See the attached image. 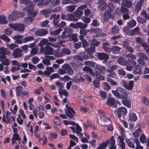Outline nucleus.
<instances>
[{
  "label": "nucleus",
  "mask_w": 149,
  "mask_h": 149,
  "mask_svg": "<svg viewBox=\"0 0 149 149\" xmlns=\"http://www.w3.org/2000/svg\"><path fill=\"white\" fill-rule=\"evenodd\" d=\"M111 92L118 99H127L128 92L125 89L120 88L118 89V90L117 89L115 90H112Z\"/></svg>",
  "instance_id": "f257e3e1"
},
{
  "label": "nucleus",
  "mask_w": 149,
  "mask_h": 149,
  "mask_svg": "<svg viewBox=\"0 0 149 149\" xmlns=\"http://www.w3.org/2000/svg\"><path fill=\"white\" fill-rule=\"evenodd\" d=\"M116 141L113 136H111L109 139L106 141L104 142H102L100 143L98 147L96 149H106L107 146L110 144V146L112 145H115Z\"/></svg>",
  "instance_id": "f03ea898"
},
{
  "label": "nucleus",
  "mask_w": 149,
  "mask_h": 149,
  "mask_svg": "<svg viewBox=\"0 0 149 149\" xmlns=\"http://www.w3.org/2000/svg\"><path fill=\"white\" fill-rule=\"evenodd\" d=\"M34 6V4L32 3L28 7H25L23 8L24 10L27 13L28 16L31 17L33 18L35 17L38 13L37 11L34 10L33 7Z\"/></svg>",
  "instance_id": "7ed1b4c3"
},
{
  "label": "nucleus",
  "mask_w": 149,
  "mask_h": 149,
  "mask_svg": "<svg viewBox=\"0 0 149 149\" xmlns=\"http://www.w3.org/2000/svg\"><path fill=\"white\" fill-rule=\"evenodd\" d=\"M24 13L16 10L13 11L11 14L8 17V19L11 21H14L17 19L23 17Z\"/></svg>",
  "instance_id": "20e7f679"
},
{
  "label": "nucleus",
  "mask_w": 149,
  "mask_h": 149,
  "mask_svg": "<svg viewBox=\"0 0 149 149\" xmlns=\"http://www.w3.org/2000/svg\"><path fill=\"white\" fill-rule=\"evenodd\" d=\"M114 112L119 118L120 119L122 116L124 118L127 113V111L125 107H120L117 110H115Z\"/></svg>",
  "instance_id": "39448f33"
},
{
  "label": "nucleus",
  "mask_w": 149,
  "mask_h": 149,
  "mask_svg": "<svg viewBox=\"0 0 149 149\" xmlns=\"http://www.w3.org/2000/svg\"><path fill=\"white\" fill-rule=\"evenodd\" d=\"M8 25L12 28L14 30L19 31H22L25 29V26L22 23H16L15 24L9 23Z\"/></svg>",
  "instance_id": "423d86ee"
},
{
  "label": "nucleus",
  "mask_w": 149,
  "mask_h": 149,
  "mask_svg": "<svg viewBox=\"0 0 149 149\" xmlns=\"http://www.w3.org/2000/svg\"><path fill=\"white\" fill-rule=\"evenodd\" d=\"M88 25L86 24H84L82 22H77L76 24L71 23L70 24L69 26L75 29L78 28L81 29H84L86 28Z\"/></svg>",
  "instance_id": "0eeeda50"
},
{
  "label": "nucleus",
  "mask_w": 149,
  "mask_h": 149,
  "mask_svg": "<svg viewBox=\"0 0 149 149\" xmlns=\"http://www.w3.org/2000/svg\"><path fill=\"white\" fill-rule=\"evenodd\" d=\"M139 58L137 60L138 64H142V66H146V64L144 60L147 58V56L143 53H141L139 55Z\"/></svg>",
  "instance_id": "6e6552de"
},
{
  "label": "nucleus",
  "mask_w": 149,
  "mask_h": 149,
  "mask_svg": "<svg viewBox=\"0 0 149 149\" xmlns=\"http://www.w3.org/2000/svg\"><path fill=\"white\" fill-rule=\"evenodd\" d=\"M146 66H142V64H138L134 68L133 73L134 74H141L142 73V70Z\"/></svg>",
  "instance_id": "1a4fd4ad"
},
{
  "label": "nucleus",
  "mask_w": 149,
  "mask_h": 149,
  "mask_svg": "<svg viewBox=\"0 0 149 149\" xmlns=\"http://www.w3.org/2000/svg\"><path fill=\"white\" fill-rule=\"evenodd\" d=\"M66 107L67 109V111L65 112V114L70 119H72L74 116L75 112L73 109L70 107H68L66 105Z\"/></svg>",
  "instance_id": "9d476101"
},
{
  "label": "nucleus",
  "mask_w": 149,
  "mask_h": 149,
  "mask_svg": "<svg viewBox=\"0 0 149 149\" xmlns=\"http://www.w3.org/2000/svg\"><path fill=\"white\" fill-rule=\"evenodd\" d=\"M10 53V51L6 48L1 47L0 48V59L6 58V55L9 54Z\"/></svg>",
  "instance_id": "9b49d317"
},
{
  "label": "nucleus",
  "mask_w": 149,
  "mask_h": 149,
  "mask_svg": "<svg viewBox=\"0 0 149 149\" xmlns=\"http://www.w3.org/2000/svg\"><path fill=\"white\" fill-rule=\"evenodd\" d=\"M144 1H139L135 6V8L133 9V11L135 14H138L141 10V7L143 5Z\"/></svg>",
  "instance_id": "f8f14e48"
},
{
  "label": "nucleus",
  "mask_w": 149,
  "mask_h": 149,
  "mask_svg": "<svg viewBox=\"0 0 149 149\" xmlns=\"http://www.w3.org/2000/svg\"><path fill=\"white\" fill-rule=\"evenodd\" d=\"M48 33L46 29H40L35 32V34L39 36H43L47 35Z\"/></svg>",
  "instance_id": "ddd939ff"
},
{
  "label": "nucleus",
  "mask_w": 149,
  "mask_h": 149,
  "mask_svg": "<svg viewBox=\"0 0 149 149\" xmlns=\"http://www.w3.org/2000/svg\"><path fill=\"white\" fill-rule=\"evenodd\" d=\"M111 13V10H107L105 12L103 16V20L104 21H107L109 18H113Z\"/></svg>",
  "instance_id": "4468645a"
},
{
  "label": "nucleus",
  "mask_w": 149,
  "mask_h": 149,
  "mask_svg": "<svg viewBox=\"0 0 149 149\" xmlns=\"http://www.w3.org/2000/svg\"><path fill=\"white\" fill-rule=\"evenodd\" d=\"M22 51L19 48L14 49L13 51V54L15 58L21 57L22 56Z\"/></svg>",
  "instance_id": "2eb2a0df"
},
{
  "label": "nucleus",
  "mask_w": 149,
  "mask_h": 149,
  "mask_svg": "<svg viewBox=\"0 0 149 149\" xmlns=\"http://www.w3.org/2000/svg\"><path fill=\"white\" fill-rule=\"evenodd\" d=\"M77 58L80 61H82L84 60L88 59V54L83 52L79 53V54L77 56Z\"/></svg>",
  "instance_id": "dca6fc26"
},
{
  "label": "nucleus",
  "mask_w": 149,
  "mask_h": 149,
  "mask_svg": "<svg viewBox=\"0 0 149 149\" xmlns=\"http://www.w3.org/2000/svg\"><path fill=\"white\" fill-rule=\"evenodd\" d=\"M62 68L66 70V72L68 75H72L73 74V70L68 64L67 63L65 64L62 66Z\"/></svg>",
  "instance_id": "f3484780"
},
{
  "label": "nucleus",
  "mask_w": 149,
  "mask_h": 149,
  "mask_svg": "<svg viewBox=\"0 0 149 149\" xmlns=\"http://www.w3.org/2000/svg\"><path fill=\"white\" fill-rule=\"evenodd\" d=\"M130 59H128L125 61L124 59L122 57H119L117 60V62L118 63L122 65H127V64L130 63Z\"/></svg>",
  "instance_id": "a211bd4d"
},
{
  "label": "nucleus",
  "mask_w": 149,
  "mask_h": 149,
  "mask_svg": "<svg viewBox=\"0 0 149 149\" xmlns=\"http://www.w3.org/2000/svg\"><path fill=\"white\" fill-rule=\"evenodd\" d=\"M116 100L114 98L108 97L107 98V100L106 102V104L109 106H113L114 107H116L115 104Z\"/></svg>",
  "instance_id": "6ab92c4d"
},
{
  "label": "nucleus",
  "mask_w": 149,
  "mask_h": 149,
  "mask_svg": "<svg viewBox=\"0 0 149 149\" xmlns=\"http://www.w3.org/2000/svg\"><path fill=\"white\" fill-rule=\"evenodd\" d=\"M98 58L100 60L106 61L107 60L109 57L108 55L103 52H99L97 55Z\"/></svg>",
  "instance_id": "aec40b11"
},
{
  "label": "nucleus",
  "mask_w": 149,
  "mask_h": 149,
  "mask_svg": "<svg viewBox=\"0 0 149 149\" xmlns=\"http://www.w3.org/2000/svg\"><path fill=\"white\" fill-rule=\"evenodd\" d=\"M122 48L117 46H113L111 49V52L114 54H116L120 53Z\"/></svg>",
  "instance_id": "412c9836"
},
{
  "label": "nucleus",
  "mask_w": 149,
  "mask_h": 149,
  "mask_svg": "<svg viewBox=\"0 0 149 149\" xmlns=\"http://www.w3.org/2000/svg\"><path fill=\"white\" fill-rule=\"evenodd\" d=\"M127 25L128 26H126L123 28V31L128 35H130V22H129Z\"/></svg>",
  "instance_id": "4be33fe9"
},
{
  "label": "nucleus",
  "mask_w": 149,
  "mask_h": 149,
  "mask_svg": "<svg viewBox=\"0 0 149 149\" xmlns=\"http://www.w3.org/2000/svg\"><path fill=\"white\" fill-rule=\"evenodd\" d=\"M100 1V4L98 6L99 8L102 11H104L106 10L107 7V5L106 3L105 2H102L103 1Z\"/></svg>",
  "instance_id": "5701e85b"
},
{
  "label": "nucleus",
  "mask_w": 149,
  "mask_h": 149,
  "mask_svg": "<svg viewBox=\"0 0 149 149\" xmlns=\"http://www.w3.org/2000/svg\"><path fill=\"white\" fill-rule=\"evenodd\" d=\"M53 51V49L52 48L48 46H46L45 47V51L44 53L46 54L52 55Z\"/></svg>",
  "instance_id": "b1692460"
},
{
  "label": "nucleus",
  "mask_w": 149,
  "mask_h": 149,
  "mask_svg": "<svg viewBox=\"0 0 149 149\" xmlns=\"http://www.w3.org/2000/svg\"><path fill=\"white\" fill-rule=\"evenodd\" d=\"M68 37L70 41H73L74 42H77L78 41L77 34L74 33L71 35H68Z\"/></svg>",
  "instance_id": "393cba45"
},
{
  "label": "nucleus",
  "mask_w": 149,
  "mask_h": 149,
  "mask_svg": "<svg viewBox=\"0 0 149 149\" xmlns=\"http://www.w3.org/2000/svg\"><path fill=\"white\" fill-rule=\"evenodd\" d=\"M33 21V18L28 16L24 18L23 22L26 24L29 25L31 24Z\"/></svg>",
  "instance_id": "a878e982"
},
{
  "label": "nucleus",
  "mask_w": 149,
  "mask_h": 149,
  "mask_svg": "<svg viewBox=\"0 0 149 149\" xmlns=\"http://www.w3.org/2000/svg\"><path fill=\"white\" fill-rule=\"evenodd\" d=\"M83 70L85 71L89 72L90 75L91 76H94L95 75V73L93 71V70L91 68L86 66L84 67L83 69Z\"/></svg>",
  "instance_id": "bb28decb"
},
{
  "label": "nucleus",
  "mask_w": 149,
  "mask_h": 149,
  "mask_svg": "<svg viewBox=\"0 0 149 149\" xmlns=\"http://www.w3.org/2000/svg\"><path fill=\"white\" fill-rule=\"evenodd\" d=\"M121 84L125 88L128 90H130V81H129L128 84L125 81H122Z\"/></svg>",
  "instance_id": "cd10ccee"
},
{
  "label": "nucleus",
  "mask_w": 149,
  "mask_h": 149,
  "mask_svg": "<svg viewBox=\"0 0 149 149\" xmlns=\"http://www.w3.org/2000/svg\"><path fill=\"white\" fill-rule=\"evenodd\" d=\"M52 11V10L51 9H47L42 10L41 12L42 14L47 17L50 15V14Z\"/></svg>",
  "instance_id": "c85d7f7f"
},
{
  "label": "nucleus",
  "mask_w": 149,
  "mask_h": 149,
  "mask_svg": "<svg viewBox=\"0 0 149 149\" xmlns=\"http://www.w3.org/2000/svg\"><path fill=\"white\" fill-rule=\"evenodd\" d=\"M90 45L93 47L97 46L100 44V42L96 40L95 39H93L90 40L89 42Z\"/></svg>",
  "instance_id": "c756f323"
},
{
  "label": "nucleus",
  "mask_w": 149,
  "mask_h": 149,
  "mask_svg": "<svg viewBox=\"0 0 149 149\" xmlns=\"http://www.w3.org/2000/svg\"><path fill=\"white\" fill-rule=\"evenodd\" d=\"M95 68L97 70H100L103 74H104L107 70L105 67L100 65H97L95 66Z\"/></svg>",
  "instance_id": "7c9ffc66"
},
{
  "label": "nucleus",
  "mask_w": 149,
  "mask_h": 149,
  "mask_svg": "<svg viewBox=\"0 0 149 149\" xmlns=\"http://www.w3.org/2000/svg\"><path fill=\"white\" fill-rule=\"evenodd\" d=\"M129 40H126L123 42V45L125 49H126L130 52V47L129 46Z\"/></svg>",
  "instance_id": "2f4dec72"
},
{
  "label": "nucleus",
  "mask_w": 149,
  "mask_h": 149,
  "mask_svg": "<svg viewBox=\"0 0 149 149\" xmlns=\"http://www.w3.org/2000/svg\"><path fill=\"white\" fill-rule=\"evenodd\" d=\"M89 32L92 33H97V32H102L101 29L99 28H92L90 29H88Z\"/></svg>",
  "instance_id": "473e14b6"
},
{
  "label": "nucleus",
  "mask_w": 149,
  "mask_h": 149,
  "mask_svg": "<svg viewBox=\"0 0 149 149\" xmlns=\"http://www.w3.org/2000/svg\"><path fill=\"white\" fill-rule=\"evenodd\" d=\"M36 3H37L39 1H34ZM38 4L39 6H46L49 3V2L48 1H39Z\"/></svg>",
  "instance_id": "72a5a7b5"
},
{
  "label": "nucleus",
  "mask_w": 149,
  "mask_h": 149,
  "mask_svg": "<svg viewBox=\"0 0 149 149\" xmlns=\"http://www.w3.org/2000/svg\"><path fill=\"white\" fill-rule=\"evenodd\" d=\"M107 75L108 76L113 78L116 77V74L115 72L113 71L110 70H107Z\"/></svg>",
  "instance_id": "f704fd0d"
},
{
  "label": "nucleus",
  "mask_w": 149,
  "mask_h": 149,
  "mask_svg": "<svg viewBox=\"0 0 149 149\" xmlns=\"http://www.w3.org/2000/svg\"><path fill=\"white\" fill-rule=\"evenodd\" d=\"M139 127L136 131L132 132V134L134 136L136 137H139L140 134H141V128L139 125Z\"/></svg>",
  "instance_id": "c9c22d12"
},
{
  "label": "nucleus",
  "mask_w": 149,
  "mask_h": 149,
  "mask_svg": "<svg viewBox=\"0 0 149 149\" xmlns=\"http://www.w3.org/2000/svg\"><path fill=\"white\" fill-rule=\"evenodd\" d=\"M120 29L116 25H114L112 28L111 32L113 34L118 33Z\"/></svg>",
  "instance_id": "e433bc0d"
},
{
  "label": "nucleus",
  "mask_w": 149,
  "mask_h": 149,
  "mask_svg": "<svg viewBox=\"0 0 149 149\" xmlns=\"http://www.w3.org/2000/svg\"><path fill=\"white\" fill-rule=\"evenodd\" d=\"M0 61L3 65L5 66H8L10 64V61L8 58H1L0 59Z\"/></svg>",
  "instance_id": "4c0bfd02"
},
{
  "label": "nucleus",
  "mask_w": 149,
  "mask_h": 149,
  "mask_svg": "<svg viewBox=\"0 0 149 149\" xmlns=\"http://www.w3.org/2000/svg\"><path fill=\"white\" fill-rule=\"evenodd\" d=\"M95 76L96 79L99 81L103 80L105 78L104 77L98 72H96Z\"/></svg>",
  "instance_id": "58836bf2"
},
{
  "label": "nucleus",
  "mask_w": 149,
  "mask_h": 149,
  "mask_svg": "<svg viewBox=\"0 0 149 149\" xmlns=\"http://www.w3.org/2000/svg\"><path fill=\"white\" fill-rule=\"evenodd\" d=\"M140 29L138 27H136L134 28L132 31L131 32V36H132L136 34H139Z\"/></svg>",
  "instance_id": "ea45409f"
},
{
  "label": "nucleus",
  "mask_w": 149,
  "mask_h": 149,
  "mask_svg": "<svg viewBox=\"0 0 149 149\" xmlns=\"http://www.w3.org/2000/svg\"><path fill=\"white\" fill-rule=\"evenodd\" d=\"M6 17L4 15H1L0 16V24H6L8 22L6 20Z\"/></svg>",
  "instance_id": "a19ab883"
},
{
  "label": "nucleus",
  "mask_w": 149,
  "mask_h": 149,
  "mask_svg": "<svg viewBox=\"0 0 149 149\" xmlns=\"http://www.w3.org/2000/svg\"><path fill=\"white\" fill-rule=\"evenodd\" d=\"M68 21H73L75 22L78 21V18H75V16H74L72 14H68Z\"/></svg>",
  "instance_id": "79ce46f5"
},
{
  "label": "nucleus",
  "mask_w": 149,
  "mask_h": 149,
  "mask_svg": "<svg viewBox=\"0 0 149 149\" xmlns=\"http://www.w3.org/2000/svg\"><path fill=\"white\" fill-rule=\"evenodd\" d=\"M16 95L19 97L20 96L22 91V88L21 86H17L16 88Z\"/></svg>",
  "instance_id": "37998d69"
},
{
  "label": "nucleus",
  "mask_w": 149,
  "mask_h": 149,
  "mask_svg": "<svg viewBox=\"0 0 149 149\" xmlns=\"http://www.w3.org/2000/svg\"><path fill=\"white\" fill-rule=\"evenodd\" d=\"M87 53L88 54H93L96 52L95 47H90L86 49Z\"/></svg>",
  "instance_id": "c03bdc74"
},
{
  "label": "nucleus",
  "mask_w": 149,
  "mask_h": 149,
  "mask_svg": "<svg viewBox=\"0 0 149 149\" xmlns=\"http://www.w3.org/2000/svg\"><path fill=\"white\" fill-rule=\"evenodd\" d=\"M62 3L63 4H67L69 3H77L79 2H82V1H62Z\"/></svg>",
  "instance_id": "a18cd8bd"
},
{
  "label": "nucleus",
  "mask_w": 149,
  "mask_h": 149,
  "mask_svg": "<svg viewBox=\"0 0 149 149\" xmlns=\"http://www.w3.org/2000/svg\"><path fill=\"white\" fill-rule=\"evenodd\" d=\"M0 38L6 42H8L10 41V39L5 34H3L2 35L0 36Z\"/></svg>",
  "instance_id": "49530a36"
},
{
  "label": "nucleus",
  "mask_w": 149,
  "mask_h": 149,
  "mask_svg": "<svg viewBox=\"0 0 149 149\" xmlns=\"http://www.w3.org/2000/svg\"><path fill=\"white\" fill-rule=\"evenodd\" d=\"M84 65L93 68L95 66V63L93 61H86L84 62Z\"/></svg>",
  "instance_id": "de8ad7c7"
},
{
  "label": "nucleus",
  "mask_w": 149,
  "mask_h": 149,
  "mask_svg": "<svg viewBox=\"0 0 149 149\" xmlns=\"http://www.w3.org/2000/svg\"><path fill=\"white\" fill-rule=\"evenodd\" d=\"M89 32L88 29H81L80 30L79 33L81 35H82L84 36L87 35V33Z\"/></svg>",
  "instance_id": "09e8293b"
},
{
  "label": "nucleus",
  "mask_w": 149,
  "mask_h": 149,
  "mask_svg": "<svg viewBox=\"0 0 149 149\" xmlns=\"http://www.w3.org/2000/svg\"><path fill=\"white\" fill-rule=\"evenodd\" d=\"M62 30V29L61 28H60L54 30L53 32H51V34L52 35L54 36L57 35L60 33Z\"/></svg>",
  "instance_id": "8fccbe9b"
},
{
  "label": "nucleus",
  "mask_w": 149,
  "mask_h": 149,
  "mask_svg": "<svg viewBox=\"0 0 149 149\" xmlns=\"http://www.w3.org/2000/svg\"><path fill=\"white\" fill-rule=\"evenodd\" d=\"M55 119L54 121L55 125H59L61 124V121L58 116H56L55 117Z\"/></svg>",
  "instance_id": "3c124183"
},
{
  "label": "nucleus",
  "mask_w": 149,
  "mask_h": 149,
  "mask_svg": "<svg viewBox=\"0 0 149 149\" xmlns=\"http://www.w3.org/2000/svg\"><path fill=\"white\" fill-rule=\"evenodd\" d=\"M146 137L144 134H142L139 138V140L141 142L143 143H145L146 142Z\"/></svg>",
  "instance_id": "603ef678"
},
{
  "label": "nucleus",
  "mask_w": 149,
  "mask_h": 149,
  "mask_svg": "<svg viewBox=\"0 0 149 149\" xmlns=\"http://www.w3.org/2000/svg\"><path fill=\"white\" fill-rule=\"evenodd\" d=\"M83 14V12L80 10H76L75 17L78 19L80 18L81 16Z\"/></svg>",
  "instance_id": "864d4df0"
},
{
  "label": "nucleus",
  "mask_w": 149,
  "mask_h": 149,
  "mask_svg": "<svg viewBox=\"0 0 149 149\" xmlns=\"http://www.w3.org/2000/svg\"><path fill=\"white\" fill-rule=\"evenodd\" d=\"M137 119V117L135 113H131V121L136 122Z\"/></svg>",
  "instance_id": "5fc2aeb1"
},
{
  "label": "nucleus",
  "mask_w": 149,
  "mask_h": 149,
  "mask_svg": "<svg viewBox=\"0 0 149 149\" xmlns=\"http://www.w3.org/2000/svg\"><path fill=\"white\" fill-rule=\"evenodd\" d=\"M48 42V40L47 39H44L40 41L38 45L40 46H43Z\"/></svg>",
  "instance_id": "6e6d98bb"
},
{
  "label": "nucleus",
  "mask_w": 149,
  "mask_h": 149,
  "mask_svg": "<svg viewBox=\"0 0 149 149\" xmlns=\"http://www.w3.org/2000/svg\"><path fill=\"white\" fill-rule=\"evenodd\" d=\"M100 95L102 99L104 100L106 99L107 95L105 92L103 91H100Z\"/></svg>",
  "instance_id": "4d7b16f0"
},
{
  "label": "nucleus",
  "mask_w": 149,
  "mask_h": 149,
  "mask_svg": "<svg viewBox=\"0 0 149 149\" xmlns=\"http://www.w3.org/2000/svg\"><path fill=\"white\" fill-rule=\"evenodd\" d=\"M58 93L60 95H63L66 97L68 95V92L65 90H64L61 91L59 90L58 91Z\"/></svg>",
  "instance_id": "13d9d810"
},
{
  "label": "nucleus",
  "mask_w": 149,
  "mask_h": 149,
  "mask_svg": "<svg viewBox=\"0 0 149 149\" xmlns=\"http://www.w3.org/2000/svg\"><path fill=\"white\" fill-rule=\"evenodd\" d=\"M60 77L58 73H54L52 74L50 77V80L52 79H53L60 78Z\"/></svg>",
  "instance_id": "bf43d9fd"
},
{
  "label": "nucleus",
  "mask_w": 149,
  "mask_h": 149,
  "mask_svg": "<svg viewBox=\"0 0 149 149\" xmlns=\"http://www.w3.org/2000/svg\"><path fill=\"white\" fill-rule=\"evenodd\" d=\"M97 32L95 35V37H104V36H105V34L102 32Z\"/></svg>",
  "instance_id": "052dcab7"
},
{
  "label": "nucleus",
  "mask_w": 149,
  "mask_h": 149,
  "mask_svg": "<svg viewBox=\"0 0 149 149\" xmlns=\"http://www.w3.org/2000/svg\"><path fill=\"white\" fill-rule=\"evenodd\" d=\"M93 84L96 88H97L100 86V83L97 80H94Z\"/></svg>",
  "instance_id": "680f3d73"
},
{
  "label": "nucleus",
  "mask_w": 149,
  "mask_h": 149,
  "mask_svg": "<svg viewBox=\"0 0 149 149\" xmlns=\"http://www.w3.org/2000/svg\"><path fill=\"white\" fill-rule=\"evenodd\" d=\"M99 23L96 19H93L92 20V22L91 24L94 27H96L99 25Z\"/></svg>",
  "instance_id": "e2e57ef3"
},
{
  "label": "nucleus",
  "mask_w": 149,
  "mask_h": 149,
  "mask_svg": "<svg viewBox=\"0 0 149 149\" xmlns=\"http://www.w3.org/2000/svg\"><path fill=\"white\" fill-rule=\"evenodd\" d=\"M20 3L22 4H24L25 5H31L33 3L31 1H20Z\"/></svg>",
  "instance_id": "0e129e2a"
},
{
  "label": "nucleus",
  "mask_w": 149,
  "mask_h": 149,
  "mask_svg": "<svg viewBox=\"0 0 149 149\" xmlns=\"http://www.w3.org/2000/svg\"><path fill=\"white\" fill-rule=\"evenodd\" d=\"M75 6L74 5H71L67 6V9L68 11L72 12L75 10Z\"/></svg>",
  "instance_id": "69168bd1"
},
{
  "label": "nucleus",
  "mask_w": 149,
  "mask_h": 149,
  "mask_svg": "<svg viewBox=\"0 0 149 149\" xmlns=\"http://www.w3.org/2000/svg\"><path fill=\"white\" fill-rule=\"evenodd\" d=\"M13 31L12 29L11 28L6 29L5 30V33L7 35H10Z\"/></svg>",
  "instance_id": "338daca9"
},
{
  "label": "nucleus",
  "mask_w": 149,
  "mask_h": 149,
  "mask_svg": "<svg viewBox=\"0 0 149 149\" xmlns=\"http://www.w3.org/2000/svg\"><path fill=\"white\" fill-rule=\"evenodd\" d=\"M141 46L144 48V49L146 51V50L149 48V45L147 43L143 42L141 43Z\"/></svg>",
  "instance_id": "774afa93"
}]
</instances>
